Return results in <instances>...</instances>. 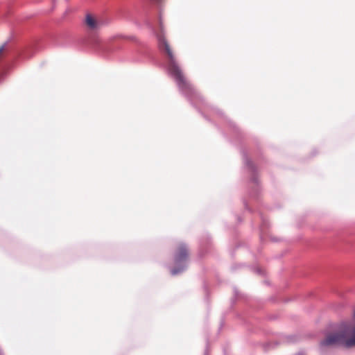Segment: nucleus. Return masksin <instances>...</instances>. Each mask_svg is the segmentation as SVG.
I'll list each match as a JSON object with an SVG mask.
<instances>
[{
  "instance_id": "f257e3e1",
  "label": "nucleus",
  "mask_w": 355,
  "mask_h": 355,
  "mask_svg": "<svg viewBox=\"0 0 355 355\" xmlns=\"http://www.w3.org/2000/svg\"><path fill=\"white\" fill-rule=\"evenodd\" d=\"M157 38L159 49L168 57L169 73L175 78L177 85L182 91L184 92H191L192 90V86L184 76L176 61L171 46L164 35L162 24H160L159 32L157 33Z\"/></svg>"
},
{
  "instance_id": "f03ea898",
  "label": "nucleus",
  "mask_w": 355,
  "mask_h": 355,
  "mask_svg": "<svg viewBox=\"0 0 355 355\" xmlns=\"http://www.w3.org/2000/svg\"><path fill=\"white\" fill-rule=\"evenodd\" d=\"M322 346L343 345L355 347V309L351 322L343 331L329 334L321 342Z\"/></svg>"
},
{
  "instance_id": "7ed1b4c3",
  "label": "nucleus",
  "mask_w": 355,
  "mask_h": 355,
  "mask_svg": "<svg viewBox=\"0 0 355 355\" xmlns=\"http://www.w3.org/2000/svg\"><path fill=\"white\" fill-rule=\"evenodd\" d=\"M189 256V250L185 244L180 243L177 246L174 254V261L176 264L187 260Z\"/></svg>"
},
{
  "instance_id": "20e7f679",
  "label": "nucleus",
  "mask_w": 355,
  "mask_h": 355,
  "mask_svg": "<svg viewBox=\"0 0 355 355\" xmlns=\"http://www.w3.org/2000/svg\"><path fill=\"white\" fill-rule=\"evenodd\" d=\"M85 24L91 30H96L100 27V23L91 14H88L86 15Z\"/></svg>"
},
{
  "instance_id": "39448f33",
  "label": "nucleus",
  "mask_w": 355,
  "mask_h": 355,
  "mask_svg": "<svg viewBox=\"0 0 355 355\" xmlns=\"http://www.w3.org/2000/svg\"><path fill=\"white\" fill-rule=\"evenodd\" d=\"M183 268H181V269H178V268H174L171 270V273L173 275H176L178 274L179 272L182 271Z\"/></svg>"
},
{
  "instance_id": "423d86ee",
  "label": "nucleus",
  "mask_w": 355,
  "mask_h": 355,
  "mask_svg": "<svg viewBox=\"0 0 355 355\" xmlns=\"http://www.w3.org/2000/svg\"><path fill=\"white\" fill-rule=\"evenodd\" d=\"M4 49H5L4 45H2L1 46H0V57L1 56L3 52L4 51Z\"/></svg>"
}]
</instances>
